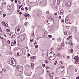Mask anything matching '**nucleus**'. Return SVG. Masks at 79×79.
Masks as SVG:
<instances>
[{
	"instance_id": "f257e3e1",
	"label": "nucleus",
	"mask_w": 79,
	"mask_h": 79,
	"mask_svg": "<svg viewBox=\"0 0 79 79\" xmlns=\"http://www.w3.org/2000/svg\"><path fill=\"white\" fill-rule=\"evenodd\" d=\"M24 30L23 29H21V27L19 26H18L16 27L15 32L16 34H19L20 33H23L24 32Z\"/></svg>"
},
{
	"instance_id": "f03ea898",
	"label": "nucleus",
	"mask_w": 79,
	"mask_h": 79,
	"mask_svg": "<svg viewBox=\"0 0 79 79\" xmlns=\"http://www.w3.org/2000/svg\"><path fill=\"white\" fill-rule=\"evenodd\" d=\"M75 63H78L79 64V56H75L74 58L72 60Z\"/></svg>"
},
{
	"instance_id": "7ed1b4c3",
	"label": "nucleus",
	"mask_w": 79,
	"mask_h": 79,
	"mask_svg": "<svg viewBox=\"0 0 79 79\" xmlns=\"http://www.w3.org/2000/svg\"><path fill=\"white\" fill-rule=\"evenodd\" d=\"M17 70L19 71V72H21L22 71H23V66H19V65H17L16 67Z\"/></svg>"
},
{
	"instance_id": "20e7f679",
	"label": "nucleus",
	"mask_w": 79,
	"mask_h": 79,
	"mask_svg": "<svg viewBox=\"0 0 79 79\" xmlns=\"http://www.w3.org/2000/svg\"><path fill=\"white\" fill-rule=\"evenodd\" d=\"M47 56L48 58H49V56H55V54L53 52H50V53H48L47 54Z\"/></svg>"
},
{
	"instance_id": "39448f33",
	"label": "nucleus",
	"mask_w": 79,
	"mask_h": 79,
	"mask_svg": "<svg viewBox=\"0 0 79 79\" xmlns=\"http://www.w3.org/2000/svg\"><path fill=\"white\" fill-rule=\"evenodd\" d=\"M66 5L68 7H70L71 5V2H67Z\"/></svg>"
},
{
	"instance_id": "423d86ee",
	"label": "nucleus",
	"mask_w": 79,
	"mask_h": 79,
	"mask_svg": "<svg viewBox=\"0 0 79 79\" xmlns=\"http://www.w3.org/2000/svg\"><path fill=\"white\" fill-rule=\"evenodd\" d=\"M50 57V58L48 57V58H49V60H53L55 58V57L53 56H49Z\"/></svg>"
},
{
	"instance_id": "0eeeda50",
	"label": "nucleus",
	"mask_w": 79,
	"mask_h": 79,
	"mask_svg": "<svg viewBox=\"0 0 79 79\" xmlns=\"http://www.w3.org/2000/svg\"><path fill=\"white\" fill-rule=\"evenodd\" d=\"M14 60V58H12L9 61V63L10 64H12V63H13V61Z\"/></svg>"
},
{
	"instance_id": "6e6552de",
	"label": "nucleus",
	"mask_w": 79,
	"mask_h": 79,
	"mask_svg": "<svg viewBox=\"0 0 79 79\" xmlns=\"http://www.w3.org/2000/svg\"><path fill=\"white\" fill-rule=\"evenodd\" d=\"M23 50H21L19 52L17 53V55L18 56H20V55H23Z\"/></svg>"
},
{
	"instance_id": "1a4fd4ad",
	"label": "nucleus",
	"mask_w": 79,
	"mask_h": 79,
	"mask_svg": "<svg viewBox=\"0 0 79 79\" xmlns=\"http://www.w3.org/2000/svg\"><path fill=\"white\" fill-rule=\"evenodd\" d=\"M11 65L14 66H15L16 65V62L15 61V60L13 61Z\"/></svg>"
},
{
	"instance_id": "9d476101",
	"label": "nucleus",
	"mask_w": 79,
	"mask_h": 79,
	"mask_svg": "<svg viewBox=\"0 0 79 79\" xmlns=\"http://www.w3.org/2000/svg\"><path fill=\"white\" fill-rule=\"evenodd\" d=\"M56 73L57 74H60L62 73V72L60 69H58L56 70Z\"/></svg>"
},
{
	"instance_id": "9b49d317",
	"label": "nucleus",
	"mask_w": 79,
	"mask_h": 79,
	"mask_svg": "<svg viewBox=\"0 0 79 79\" xmlns=\"http://www.w3.org/2000/svg\"><path fill=\"white\" fill-rule=\"evenodd\" d=\"M76 29H77L76 27H73L72 28L71 31H76Z\"/></svg>"
},
{
	"instance_id": "f8f14e48",
	"label": "nucleus",
	"mask_w": 79,
	"mask_h": 79,
	"mask_svg": "<svg viewBox=\"0 0 79 79\" xmlns=\"http://www.w3.org/2000/svg\"><path fill=\"white\" fill-rule=\"evenodd\" d=\"M24 38H25L24 36L22 35L20 37V39L21 40H24Z\"/></svg>"
},
{
	"instance_id": "ddd939ff",
	"label": "nucleus",
	"mask_w": 79,
	"mask_h": 79,
	"mask_svg": "<svg viewBox=\"0 0 79 79\" xmlns=\"http://www.w3.org/2000/svg\"><path fill=\"white\" fill-rule=\"evenodd\" d=\"M64 45V43H62L61 44L60 46V48H62V47H63Z\"/></svg>"
},
{
	"instance_id": "4468645a",
	"label": "nucleus",
	"mask_w": 79,
	"mask_h": 79,
	"mask_svg": "<svg viewBox=\"0 0 79 79\" xmlns=\"http://www.w3.org/2000/svg\"><path fill=\"white\" fill-rule=\"evenodd\" d=\"M72 39V36H69L67 38V40H70V39Z\"/></svg>"
},
{
	"instance_id": "2eb2a0df",
	"label": "nucleus",
	"mask_w": 79,
	"mask_h": 79,
	"mask_svg": "<svg viewBox=\"0 0 79 79\" xmlns=\"http://www.w3.org/2000/svg\"><path fill=\"white\" fill-rule=\"evenodd\" d=\"M28 1L30 3H32V0H28ZM33 2L34 3V2H36V1H35L34 0H33Z\"/></svg>"
},
{
	"instance_id": "dca6fc26",
	"label": "nucleus",
	"mask_w": 79,
	"mask_h": 79,
	"mask_svg": "<svg viewBox=\"0 0 79 79\" xmlns=\"http://www.w3.org/2000/svg\"><path fill=\"white\" fill-rule=\"evenodd\" d=\"M50 76L51 79H53V74H50Z\"/></svg>"
},
{
	"instance_id": "f3484780",
	"label": "nucleus",
	"mask_w": 79,
	"mask_h": 79,
	"mask_svg": "<svg viewBox=\"0 0 79 79\" xmlns=\"http://www.w3.org/2000/svg\"><path fill=\"white\" fill-rule=\"evenodd\" d=\"M31 65L32 68L33 69V68L34 67V63H31Z\"/></svg>"
},
{
	"instance_id": "a211bd4d",
	"label": "nucleus",
	"mask_w": 79,
	"mask_h": 79,
	"mask_svg": "<svg viewBox=\"0 0 79 79\" xmlns=\"http://www.w3.org/2000/svg\"><path fill=\"white\" fill-rule=\"evenodd\" d=\"M24 16H25V18L26 19V20L27 19V13H26L24 15Z\"/></svg>"
},
{
	"instance_id": "6ab92c4d",
	"label": "nucleus",
	"mask_w": 79,
	"mask_h": 79,
	"mask_svg": "<svg viewBox=\"0 0 79 79\" xmlns=\"http://www.w3.org/2000/svg\"><path fill=\"white\" fill-rule=\"evenodd\" d=\"M63 10H61V12L60 13L61 15H63Z\"/></svg>"
},
{
	"instance_id": "aec40b11",
	"label": "nucleus",
	"mask_w": 79,
	"mask_h": 79,
	"mask_svg": "<svg viewBox=\"0 0 79 79\" xmlns=\"http://www.w3.org/2000/svg\"><path fill=\"white\" fill-rule=\"evenodd\" d=\"M57 3L58 5H60V4L61 3V2H60V0H58L57 1Z\"/></svg>"
},
{
	"instance_id": "412c9836",
	"label": "nucleus",
	"mask_w": 79,
	"mask_h": 79,
	"mask_svg": "<svg viewBox=\"0 0 79 79\" xmlns=\"http://www.w3.org/2000/svg\"><path fill=\"white\" fill-rule=\"evenodd\" d=\"M6 32H10V29H6Z\"/></svg>"
},
{
	"instance_id": "4be33fe9",
	"label": "nucleus",
	"mask_w": 79,
	"mask_h": 79,
	"mask_svg": "<svg viewBox=\"0 0 79 79\" xmlns=\"http://www.w3.org/2000/svg\"><path fill=\"white\" fill-rule=\"evenodd\" d=\"M4 26H5V27H8V25L6 23L4 24Z\"/></svg>"
},
{
	"instance_id": "5701e85b",
	"label": "nucleus",
	"mask_w": 79,
	"mask_h": 79,
	"mask_svg": "<svg viewBox=\"0 0 79 79\" xmlns=\"http://www.w3.org/2000/svg\"><path fill=\"white\" fill-rule=\"evenodd\" d=\"M2 71L4 73H6V70L5 69H2Z\"/></svg>"
},
{
	"instance_id": "b1692460",
	"label": "nucleus",
	"mask_w": 79,
	"mask_h": 79,
	"mask_svg": "<svg viewBox=\"0 0 79 79\" xmlns=\"http://www.w3.org/2000/svg\"><path fill=\"white\" fill-rule=\"evenodd\" d=\"M69 44L70 45H73V43H72V41H71V40H70Z\"/></svg>"
},
{
	"instance_id": "393cba45",
	"label": "nucleus",
	"mask_w": 79,
	"mask_h": 79,
	"mask_svg": "<svg viewBox=\"0 0 79 79\" xmlns=\"http://www.w3.org/2000/svg\"><path fill=\"white\" fill-rule=\"evenodd\" d=\"M0 34L1 35H3V32L2 31H0Z\"/></svg>"
},
{
	"instance_id": "a878e982",
	"label": "nucleus",
	"mask_w": 79,
	"mask_h": 79,
	"mask_svg": "<svg viewBox=\"0 0 79 79\" xmlns=\"http://www.w3.org/2000/svg\"><path fill=\"white\" fill-rule=\"evenodd\" d=\"M30 58V59H34V56H31Z\"/></svg>"
},
{
	"instance_id": "bb28decb",
	"label": "nucleus",
	"mask_w": 79,
	"mask_h": 79,
	"mask_svg": "<svg viewBox=\"0 0 79 79\" xmlns=\"http://www.w3.org/2000/svg\"><path fill=\"white\" fill-rule=\"evenodd\" d=\"M50 20H51V21H53V18L52 17H51L50 18Z\"/></svg>"
},
{
	"instance_id": "cd10ccee",
	"label": "nucleus",
	"mask_w": 79,
	"mask_h": 79,
	"mask_svg": "<svg viewBox=\"0 0 79 79\" xmlns=\"http://www.w3.org/2000/svg\"><path fill=\"white\" fill-rule=\"evenodd\" d=\"M11 46H14L15 45V44H14V43L12 42L11 43Z\"/></svg>"
},
{
	"instance_id": "c85d7f7f",
	"label": "nucleus",
	"mask_w": 79,
	"mask_h": 79,
	"mask_svg": "<svg viewBox=\"0 0 79 79\" xmlns=\"http://www.w3.org/2000/svg\"><path fill=\"white\" fill-rule=\"evenodd\" d=\"M2 25L4 24V25H5V22L3 21V22H2Z\"/></svg>"
},
{
	"instance_id": "c756f323",
	"label": "nucleus",
	"mask_w": 79,
	"mask_h": 79,
	"mask_svg": "<svg viewBox=\"0 0 79 79\" xmlns=\"http://www.w3.org/2000/svg\"><path fill=\"white\" fill-rule=\"evenodd\" d=\"M46 69H49V68H50V67L48 66H46Z\"/></svg>"
},
{
	"instance_id": "7c9ffc66",
	"label": "nucleus",
	"mask_w": 79,
	"mask_h": 79,
	"mask_svg": "<svg viewBox=\"0 0 79 79\" xmlns=\"http://www.w3.org/2000/svg\"><path fill=\"white\" fill-rule=\"evenodd\" d=\"M33 40H34L33 39H31L30 41L31 42H33Z\"/></svg>"
},
{
	"instance_id": "2f4dec72",
	"label": "nucleus",
	"mask_w": 79,
	"mask_h": 79,
	"mask_svg": "<svg viewBox=\"0 0 79 79\" xmlns=\"http://www.w3.org/2000/svg\"><path fill=\"white\" fill-rule=\"evenodd\" d=\"M66 28L67 29H69V27L68 26H67Z\"/></svg>"
},
{
	"instance_id": "473e14b6",
	"label": "nucleus",
	"mask_w": 79,
	"mask_h": 79,
	"mask_svg": "<svg viewBox=\"0 0 79 79\" xmlns=\"http://www.w3.org/2000/svg\"><path fill=\"white\" fill-rule=\"evenodd\" d=\"M48 37L49 38H51V37H52V35H48Z\"/></svg>"
},
{
	"instance_id": "72a5a7b5",
	"label": "nucleus",
	"mask_w": 79,
	"mask_h": 79,
	"mask_svg": "<svg viewBox=\"0 0 79 79\" xmlns=\"http://www.w3.org/2000/svg\"><path fill=\"white\" fill-rule=\"evenodd\" d=\"M25 10H27V11L28 10V8H27V7H26L25 8Z\"/></svg>"
},
{
	"instance_id": "f704fd0d",
	"label": "nucleus",
	"mask_w": 79,
	"mask_h": 79,
	"mask_svg": "<svg viewBox=\"0 0 79 79\" xmlns=\"http://www.w3.org/2000/svg\"><path fill=\"white\" fill-rule=\"evenodd\" d=\"M59 19H61V17L60 16H59Z\"/></svg>"
},
{
	"instance_id": "c9c22d12",
	"label": "nucleus",
	"mask_w": 79,
	"mask_h": 79,
	"mask_svg": "<svg viewBox=\"0 0 79 79\" xmlns=\"http://www.w3.org/2000/svg\"><path fill=\"white\" fill-rule=\"evenodd\" d=\"M45 64H42V67L43 68H44V67H45Z\"/></svg>"
},
{
	"instance_id": "e433bc0d",
	"label": "nucleus",
	"mask_w": 79,
	"mask_h": 79,
	"mask_svg": "<svg viewBox=\"0 0 79 79\" xmlns=\"http://www.w3.org/2000/svg\"><path fill=\"white\" fill-rule=\"evenodd\" d=\"M64 34H65V35H66V34H67V31H65L64 33Z\"/></svg>"
},
{
	"instance_id": "4c0bfd02",
	"label": "nucleus",
	"mask_w": 79,
	"mask_h": 79,
	"mask_svg": "<svg viewBox=\"0 0 79 79\" xmlns=\"http://www.w3.org/2000/svg\"><path fill=\"white\" fill-rule=\"evenodd\" d=\"M14 44H15V45H16V41L15 40L14 41Z\"/></svg>"
},
{
	"instance_id": "58836bf2",
	"label": "nucleus",
	"mask_w": 79,
	"mask_h": 79,
	"mask_svg": "<svg viewBox=\"0 0 79 79\" xmlns=\"http://www.w3.org/2000/svg\"><path fill=\"white\" fill-rule=\"evenodd\" d=\"M3 5H6V2H3Z\"/></svg>"
},
{
	"instance_id": "ea45409f",
	"label": "nucleus",
	"mask_w": 79,
	"mask_h": 79,
	"mask_svg": "<svg viewBox=\"0 0 79 79\" xmlns=\"http://www.w3.org/2000/svg\"><path fill=\"white\" fill-rule=\"evenodd\" d=\"M56 63H57V61L56 60L55 63H54L55 65H56Z\"/></svg>"
},
{
	"instance_id": "a19ab883",
	"label": "nucleus",
	"mask_w": 79,
	"mask_h": 79,
	"mask_svg": "<svg viewBox=\"0 0 79 79\" xmlns=\"http://www.w3.org/2000/svg\"><path fill=\"white\" fill-rule=\"evenodd\" d=\"M54 15H55V16H57V15H58V14L56 13H55L54 14Z\"/></svg>"
},
{
	"instance_id": "79ce46f5",
	"label": "nucleus",
	"mask_w": 79,
	"mask_h": 79,
	"mask_svg": "<svg viewBox=\"0 0 79 79\" xmlns=\"http://www.w3.org/2000/svg\"><path fill=\"white\" fill-rule=\"evenodd\" d=\"M3 17H5V16H6V14H3Z\"/></svg>"
},
{
	"instance_id": "37998d69",
	"label": "nucleus",
	"mask_w": 79,
	"mask_h": 79,
	"mask_svg": "<svg viewBox=\"0 0 79 79\" xmlns=\"http://www.w3.org/2000/svg\"><path fill=\"white\" fill-rule=\"evenodd\" d=\"M67 59H68V60H69V58H70V57L69 56H67Z\"/></svg>"
},
{
	"instance_id": "c03bdc74",
	"label": "nucleus",
	"mask_w": 79,
	"mask_h": 79,
	"mask_svg": "<svg viewBox=\"0 0 79 79\" xmlns=\"http://www.w3.org/2000/svg\"><path fill=\"white\" fill-rule=\"evenodd\" d=\"M19 6V9L20 10V8H21V7H22L21 6Z\"/></svg>"
},
{
	"instance_id": "a18cd8bd",
	"label": "nucleus",
	"mask_w": 79,
	"mask_h": 79,
	"mask_svg": "<svg viewBox=\"0 0 79 79\" xmlns=\"http://www.w3.org/2000/svg\"><path fill=\"white\" fill-rule=\"evenodd\" d=\"M75 72H77V69H76L75 70Z\"/></svg>"
},
{
	"instance_id": "49530a36",
	"label": "nucleus",
	"mask_w": 79,
	"mask_h": 79,
	"mask_svg": "<svg viewBox=\"0 0 79 79\" xmlns=\"http://www.w3.org/2000/svg\"><path fill=\"white\" fill-rule=\"evenodd\" d=\"M17 11L18 12H19V11H20V10H19V9H18V10H17Z\"/></svg>"
},
{
	"instance_id": "de8ad7c7",
	"label": "nucleus",
	"mask_w": 79,
	"mask_h": 79,
	"mask_svg": "<svg viewBox=\"0 0 79 79\" xmlns=\"http://www.w3.org/2000/svg\"><path fill=\"white\" fill-rule=\"evenodd\" d=\"M60 53H59L57 54V56H60Z\"/></svg>"
},
{
	"instance_id": "09e8293b",
	"label": "nucleus",
	"mask_w": 79,
	"mask_h": 79,
	"mask_svg": "<svg viewBox=\"0 0 79 79\" xmlns=\"http://www.w3.org/2000/svg\"><path fill=\"white\" fill-rule=\"evenodd\" d=\"M36 44H37V43L35 42L34 43V45H36Z\"/></svg>"
},
{
	"instance_id": "8fccbe9b",
	"label": "nucleus",
	"mask_w": 79,
	"mask_h": 79,
	"mask_svg": "<svg viewBox=\"0 0 79 79\" xmlns=\"http://www.w3.org/2000/svg\"><path fill=\"white\" fill-rule=\"evenodd\" d=\"M45 62L47 64L48 63V62L47 61V60H46Z\"/></svg>"
},
{
	"instance_id": "3c124183",
	"label": "nucleus",
	"mask_w": 79,
	"mask_h": 79,
	"mask_svg": "<svg viewBox=\"0 0 79 79\" xmlns=\"http://www.w3.org/2000/svg\"><path fill=\"white\" fill-rule=\"evenodd\" d=\"M14 37H15V35H12L11 38H13Z\"/></svg>"
},
{
	"instance_id": "603ef678",
	"label": "nucleus",
	"mask_w": 79,
	"mask_h": 79,
	"mask_svg": "<svg viewBox=\"0 0 79 79\" xmlns=\"http://www.w3.org/2000/svg\"><path fill=\"white\" fill-rule=\"evenodd\" d=\"M21 10H24V8L22 7L21 8Z\"/></svg>"
},
{
	"instance_id": "864d4df0",
	"label": "nucleus",
	"mask_w": 79,
	"mask_h": 79,
	"mask_svg": "<svg viewBox=\"0 0 79 79\" xmlns=\"http://www.w3.org/2000/svg\"><path fill=\"white\" fill-rule=\"evenodd\" d=\"M15 3H17V0H15Z\"/></svg>"
},
{
	"instance_id": "5fc2aeb1",
	"label": "nucleus",
	"mask_w": 79,
	"mask_h": 79,
	"mask_svg": "<svg viewBox=\"0 0 79 79\" xmlns=\"http://www.w3.org/2000/svg\"><path fill=\"white\" fill-rule=\"evenodd\" d=\"M71 53H73V49H71L70 51Z\"/></svg>"
},
{
	"instance_id": "6e6d98bb",
	"label": "nucleus",
	"mask_w": 79,
	"mask_h": 79,
	"mask_svg": "<svg viewBox=\"0 0 79 79\" xmlns=\"http://www.w3.org/2000/svg\"><path fill=\"white\" fill-rule=\"evenodd\" d=\"M35 47L36 48H37L38 47V45H36L35 46Z\"/></svg>"
},
{
	"instance_id": "4d7b16f0",
	"label": "nucleus",
	"mask_w": 79,
	"mask_h": 79,
	"mask_svg": "<svg viewBox=\"0 0 79 79\" xmlns=\"http://www.w3.org/2000/svg\"><path fill=\"white\" fill-rule=\"evenodd\" d=\"M18 2H19V4H21V2L20 1H19Z\"/></svg>"
},
{
	"instance_id": "13d9d810",
	"label": "nucleus",
	"mask_w": 79,
	"mask_h": 79,
	"mask_svg": "<svg viewBox=\"0 0 79 79\" xmlns=\"http://www.w3.org/2000/svg\"><path fill=\"white\" fill-rule=\"evenodd\" d=\"M19 14L20 15H22V12H20L19 13Z\"/></svg>"
},
{
	"instance_id": "bf43d9fd",
	"label": "nucleus",
	"mask_w": 79,
	"mask_h": 79,
	"mask_svg": "<svg viewBox=\"0 0 79 79\" xmlns=\"http://www.w3.org/2000/svg\"><path fill=\"white\" fill-rule=\"evenodd\" d=\"M47 14H48V13H49V11H48L47 12Z\"/></svg>"
},
{
	"instance_id": "052dcab7",
	"label": "nucleus",
	"mask_w": 79,
	"mask_h": 79,
	"mask_svg": "<svg viewBox=\"0 0 79 79\" xmlns=\"http://www.w3.org/2000/svg\"><path fill=\"white\" fill-rule=\"evenodd\" d=\"M0 31H2V28L0 27Z\"/></svg>"
},
{
	"instance_id": "680f3d73",
	"label": "nucleus",
	"mask_w": 79,
	"mask_h": 79,
	"mask_svg": "<svg viewBox=\"0 0 79 79\" xmlns=\"http://www.w3.org/2000/svg\"><path fill=\"white\" fill-rule=\"evenodd\" d=\"M1 40L3 39V37H1Z\"/></svg>"
},
{
	"instance_id": "e2e57ef3",
	"label": "nucleus",
	"mask_w": 79,
	"mask_h": 79,
	"mask_svg": "<svg viewBox=\"0 0 79 79\" xmlns=\"http://www.w3.org/2000/svg\"><path fill=\"white\" fill-rule=\"evenodd\" d=\"M27 16H28V17H29V14H28L27 15Z\"/></svg>"
},
{
	"instance_id": "0e129e2a",
	"label": "nucleus",
	"mask_w": 79,
	"mask_h": 79,
	"mask_svg": "<svg viewBox=\"0 0 79 79\" xmlns=\"http://www.w3.org/2000/svg\"><path fill=\"white\" fill-rule=\"evenodd\" d=\"M76 79H79V77H77L76 78Z\"/></svg>"
},
{
	"instance_id": "69168bd1",
	"label": "nucleus",
	"mask_w": 79,
	"mask_h": 79,
	"mask_svg": "<svg viewBox=\"0 0 79 79\" xmlns=\"http://www.w3.org/2000/svg\"><path fill=\"white\" fill-rule=\"evenodd\" d=\"M60 68H61V67H59V68H58V69H60Z\"/></svg>"
},
{
	"instance_id": "338daca9",
	"label": "nucleus",
	"mask_w": 79,
	"mask_h": 79,
	"mask_svg": "<svg viewBox=\"0 0 79 79\" xmlns=\"http://www.w3.org/2000/svg\"><path fill=\"white\" fill-rule=\"evenodd\" d=\"M59 40H60L61 41V38H59Z\"/></svg>"
},
{
	"instance_id": "774afa93",
	"label": "nucleus",
	"mask_w": 79,
	"mask_h": 79,
	"mask_svg": "<svg viewBox=\"0 0 79 79\" xmlns=\"http://www.w3.org/2000/svg\"><path fill=\"white\" fill-rule=\"evenodd\" d=\"M28 56H30V54H28Z\"/></svg>"
}]
</instances>
